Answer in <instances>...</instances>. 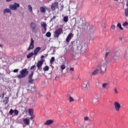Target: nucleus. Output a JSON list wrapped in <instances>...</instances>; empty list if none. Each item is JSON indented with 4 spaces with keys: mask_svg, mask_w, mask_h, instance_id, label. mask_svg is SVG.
Listing matches in <instances>:
<instances>
[{
    "mask_svg": "<svg viewBox=\"0 0 128 128\" xmlns=\"http://www.w3.org/2000/svg\"><path fill=\"white\" fill-rule=\"evenodd\" d=\"M28 69L24 68L20 71V74H18L17 76L18 78H24L28 74Z\"/></svg>",
    "mask_w": 128,
    "mask_h": 128,
    "instance_id": "f257e3e1",
    "label": "nucleus"
},
{
    "mask_svg": "<svg viewBox=\"0 0 128 128\" xmlns=\"http://www.w3.org/2000/svg\"><path fill=\"white\" fill-rule=\"evenodd\" d=\"M44 56H41V60H38L36 64V66L38 68V70H42V64H44V62H46L44 59Z\"/></svg>",
    "mask_w": 128,
    "mask_h": 128,
    "instance_id": "f03ea898",
    "label": "nucleus"
},
{
    "mask_svg": "<svg viewBox=\"0 0 128 128\" xmlns=\"http://www.w3.org/2000/svg\"><path fill=\"white\" fill-rule=\"evenodd\" d=\"M62 34V28H59L57 29L54 32V38H58Z\"/></svg>",
    "mask_w": 128,
    "mask_h": 128,
    "instance_id": "7ed1b4c3",
    "label": "nucleus"
},
{
    "mask_svg": "<svg viewBox=\"0 0 128 128\" xmlns=\"http://www.w3.org/2000/svg\"><path fill=\"white\" fill-rule=\"evenodd\" d=\"M98 68L100 72H104L106 70V63H102L101 65L98 66Z\"/></svg>",
    "mask_w": 128,
    "mask_h": 128,
    "instance_id": "20e7f679",
    "label": "nucleus"
},
{
    "mask_svg": "<svg viewBox=\"0 0 128 128\" xmlns=\"http://www.w3.org/2000/svg\"><path fill=\"white\" fill-rule=\"evenodd\" d=\"M9 8L12 10H16L18 8H20V4L15 2L14 4H10Z\"/></svg>",
    "mask_w": 128,
    "mask_h": 128,
    "instance_id": "39448f33",
    "label": "nucleus"
},
{
    "mask_svg": "<svg viewBox=\"0 0 128 128\" xmlns=\"http://www.w3.org/2000/svg\"><path fill=\"white\" fill-rule=\"evenodd\" d=\"M82 88L85 90H88V88H90V82L86 81L84 82L82 86Z\"/></svg>",
    "mask_w": 128,
    "mask_h": 128,
    "instance_id": "423d86ee",
    "label": "nucleus"
},
{
    "mask_svg": "<svg viewBox=\"0 0 128 128\" xmlns=\"http://www.w3.org/2000/svg\"><path fill=\"white\" fill-rule=\"evenodd\" d=\"M56 8H58V2H54L51 5V10L52 12H54Z\"/></svg>",
    "mask_w": 128,
    "mask_h": 128,
    "instance_id": "0eeeda50",
    "label": "nucleus"
},
{
    "mask_svg": "<svg viewBox=\"0 0 128 128\" xmlns=\"http://www.w3.org/2000/svg\"><path fill=\"white\" fill-rule=\"evenodd\" d=\"M114 106L116 112H119L120 110L121 106L118 102H114Z\"/></svg>",
    "mask_w": 128,
    "mask_h": 128,
    "instance_id": "6e6552de",
    "label": "nucleus"
},
{
    "mask_svg": "<svg viewBox=\"0 0 128 128\" xmlns=\"http://www.w3.org/2000/svg\"><path fill=\"white\" fill-rule=\"evenodd\" d=\"M33 32H36V22H32L30 25Z\"/></svg>",
    "mask_w": 128,
    "mask_h": 128,
    "instance_id": "1a4fd4ad",
    "label": "nucleus"
},
{
    "mask_svg": "<svg viewBox=\"0 0 128 128\" xmlns=\"http://www.w3.org/2000/svg\"><path fill=\"white\" fill-rule=\"evenodd\" d=\"M34 40L32 38H31V42L27 50H33V48H34Z\"/></svg>",
    "mask_w": 128,
    "mask_h": 128,
    "instance_id": "9d476101",
    "label": "nucleus"
},
{
    "mask_svg": "<svg viewBox=\"0 0 128 128\" xmlns=\"http://www.w3.org/2000/svg\"><path fill=\"white\" fill-rule=\"evenodd\" d=\"M32 76H34V72H32L28 76V83L32 84L34 82V79H32Z\"/></svg>",
    "mask_w": 128,
    "mask_h": 128,
    "instance_id": "9b49d317",
    "label": "nucleus"
},
{
    "mask_svg": "<svg viewBox=\"0 0 128 128\" xmlns=\"http://www.w3.org/2000/svg\"><path fill=\"white\" fill-rule=\"evenodd\" d=\"M54 122V121L52 120H47L44 123V126H50V124H52Z\"/></svg>",
    "mask_w": 128,
    "mask_h": 128,
    "instance_id": "f8f14e48",
    "label": "nucleus"
},
{
    "mask_svg": "<svg viewBox=\"0 0 128 128\" xmlns=\"http://www.w3.org/2000/svg\"><path fill=\"white\" fill-rule=\"evenodd\" d=\"M72 36H74V34L72 33H70L66 38V42H70V40L72 38Z\"/></svg>",
    "mask_w": 128,
    "mask_h": 128,
    "instance_id": "ddd939ff",
    "label": "nucleus"
},
{
    "mask_svg": "<svg viewBox=\"0 0 128 128\" xmlns=\"http://www.w3.org/2000/svg\"><path fill=\"white\" fill-rule=\"evenodd\" d=\"M30 118H26L23 119V122L24 124H26L27 126H30Z\"/></svg>",
    "mask_w": 128,
    "mask_h": 128,
    "instance_id": "4468645a",
    "label": "nucleus"
},
{
    "mask_svg": "<svg viewBox=\"0 0 128 128\" xmlns=\"http://www.w3.org/2000/svg\"><path fill=\"white\" fill-rule=\"evenodd\" d=\"M40 50H42V48L40 46L36 48L34 50V54H35V56H38V52Z\"/></svg>",
    "mask_w": 128,
    "mask_h": 128,
    "instance_id": "2eb2a0df",
    "label": "nucleus"
},
{
    "mask_svg": "<svg viewBox=\"0 0 128 128\" xmlns=\"http://www.w3.org/2000/svg\"><path fill=\"white\" fill-rule=\"evenodd\" d=\"M92 102L95 106L98 104V98H94L92 100Z\"/></svg>",
    "mask_w": 128,
    "mask_h": 128,
    "instance_id": "dca6fc26",
    "label": "nucleus"
},
{
    "mask_svg": "<svg viewBox=\"0 0 128 128\" xmlns=\"http://www.w3.org/2000/svg\"><path fill=\"white\" fill-rule=\"evenodd\" d=\"M108 82L103 83L102 84V88H103V90H106V88L108 87Z\"/></svg>",
    "mask_w": 128,
    "mask_h": 128,
    "instance_id": "f3484780",
    "label": "nucleus"
},
{
    "mask_svg": "<svg viewBox=\"0 0 128 128\" xmlns=\"http://www.w3.org/2000/svg\"><path fill=\"white\" fill-rule=\"evenodd\" d=\"M41 26L44 28L45 31L46 30V22H41Z\"/></svg>",
    "mask_w": 128,
    "mask_h": 128,
    "instance_id": "a211bd4d",
    "label": "nucleus"
},
{
    "mask_svg": "<svg viewBox=\"0 0 128 128\" xmlns=\"http://www.w3.org/2000/svg\"><path fill=\"white\" fill-rule=\"evenodd\" d=\"M8 97H5L3 100V102H5V104H8Z\"/></svg>",
    "mask_w": 128,
    "mask_h": 128,
    "instance_id": "6ab92c4d",
    "label": "nucleus"
},
{
    "mask_svg": "<svg viewBox=\"0 0 128 128\" xmlns=\"http://www.w3.org/2000/svg\"><path fill=\"white\" fill-rule=\"evenodd\" d=\"M34 53L33 52H31L29 53L26 56L27 58H32V56H34Z\"/></svg>",
    "mask_w": 128,
    "mask_h": 128,
    "instance_id": "aec40b11",
    "label": "nucleus"
},
{
    "mask_svg": "<svg viewBox=\"0 0 128 128\" xmlns=\"http://www.w3.org/2000/svg\"><path fill=\"white\" fill-rule=\"evenodd\" d=\"M6 12H8V14H12V11L8 8L4 9V14H6Z\"/></svg>",
    "mask_w": 128,
    "mask_h": 128,
    "instance_id": "412c9836",
    "label": "nucleus"
},
{
    "mask_svg": "<svg viewBox=\"0 0 128 128\" xmlns=\"http://www.w3.org/2000/svg\"><path fill=\"white\" fill-rule=\"evenodd\" d=\"M40 12L42 13L46 14V8L44 6L40 7Z\"/></svg>",
    "mask_w": 128,
    "mask_h": 128,
    "instance_id": "4be33fe9",
    "label": "nucleus"
},
{
    "mask_svg": "<svg viewBox=\"0 0 128 128\" xmlns=\"http://www.w3.org/2000/svg\"><path fill=\"white\" fill-rule=\"evenodd\" d=\"M98 69H96L95 70H94L92 72V76H96V74H98Z\"/></svg>",
    "mask_w": 128,
    "mask_h": 128,
    "instance_id": "5701e85b",
    "label": "nucleus"
},
{
    "mask_svg": "<svg viewBox=\"0 0 128 128\" xmlns=\"http://www.w3.org/2000/svg\"><path fill=\"white\" fill-rule=\"evenodd\" d=\"M28 10H29V12H32V6H30V4L28 5Z\"/></svg>",
    "mask_w": 128,
    "mask_h": 128,
    "instance_id": "b1692460",
    "label": "nucleus"
},
{
    "mask_svg": "<svg viewBox=\"0 0 128 128\" xmlns=\"http://www.w3.org/2000/svg\"><path fill=\"white\" fill-rule=\"evenodd\" d=\"M28 114L30 116H32L34 114V110L32 108L29 109Z\"/></svg>",
    "mask_w": 128,
    "mask_h": 128,
    "instance_id": "393cba45",
    "label": "nucleus"
},
{
    "mask_svg": "<svg viewBox=\"0 0 128 128\" xmlns=\"http://www.w3.org/2000/svg\"><path fill=\"white\" fill-rule=\"evenodd\" d=\"M63 20L64 22H68V17L66 16H64L63 18Z\"/></svg>",
    "mask_w": 128,
    "mask_h": 128,
    "instance_id": "a878e982",
    "label": "nucleus"
},
{
    "mask_svg": "<svg viewBox=\"0 0 128 128\" xmlns=\"http://www.w3.org/2000/svg\"><path fill=\"white\" fill-rule=\"evenodd\" d=\"M48 70H50V67H48V66H45L43 68V70H44V72H48Z\"/></svg>",
    "mask_w": 128,
    "mask_h": 128,
    "instance_id": "bb28decb",
    "label": "nucleus"
},
{
    "mask_svg": "<svg viewBox=\"0 0 128 128\" xmlns=\"http://www.w3.org/2000/svg\"><path fill=\"white\" fill-rule=\"evenodd\" d=\"M117 26H118V28H119L121 30H124V28L122 27V24H120V23H118Z\"/></svg>",
    "mask_w": 128,
    "mask_h": 128,
    "instance_id": "cd10ccee",
    "label": "nucleus"
},
{
    "mask_svg": "<svg viewBox=\"0 0 128 128\" xmlns=\"http://www.w3.org/2000/svg\"><path fill=\"white\" fill-rule=\"evenodd\" d=\"M124 11H125V12H124V15L126 16H128V8H126L124 9Z\"/></svg>",
    "mask_w": 128,
    "mask_h": 128,
    "instance_id": "c85d7f7f",
    "label": "nucleus"
},
{
    "mask_svg": "<svg viewBox=\"0 0 128 128\" xmlns=\"http://www.w3.org/2000/svg\"><path fill=\"white\" fill-rule=\"evenodd\" d=\"M54 62V57H52L50 60V64H52Z\"/></svg>",
    "mask_w": 128,
    "mask_h": 128,
    "instance_id": "c756f323",
    "label": "nucleus"
},
{
    "mask_svg": "<svg viewBox=\"0 0 128 128\" xmlns=\"http://www.w3.org/2000/svg\"><path fill=\"white\" fill-rule=\"evenodd\" d=\"M78 128H83L84 126V124H82L80 123H79V124H78Z\"/></svg>",
    "mask_w": 128,
    "mask_h": 128,
    "instance_id": "7c9ffc66",
    "label": "nucleus"
},
{
    "mask_svg": "<svg viewBox=\"0 0 128 128\" xmlns=\"http://www.w3.org/2000/svg\"><path fill=\"white\" fill-rule=\"evenodd\" d=\"M51 36H52V34L50 33V32H48L46 34V36L47 38H50Z\"/></svg>",
    "mask_w": 128,
    "mask_h": 128,
    "instance_id": "2f4dec72",
    "label": "nucleus"
},
{
    "mask_svg": "<svg viewBox=\"0 0 128 128\" xmlns=\"http://www.w3.org/2000/svg\"><path fill=\"white\" fill-rule=\"evenodd\" d=\"M68 100H69L70 102H74V98H72V97L70 96Z\"/></svg>",
    "mask_w": 128,
    "mask_h": 128,
    "instance_id": "473e14b6",
    "label": "nucleus"
},
{
    "mask_svg": "<svg viewBox=\"0 0 128 128\" xmlns=\"http://www.w3.org/2000/svg\"><path fill=\"white\" fill-rule=\"evenodd\" d=\"M64 68H66V65L62 64L61 66V70H64Z\"/></svg>",
    "mask_w": 128,
    "mask_h": 128,
    "instance_id": "72a5a7b5",
    "label": "nucleus"
},
{
    "mask_svg": "<svg viewBox=\"0 0 128 128\" xmlns=\"http://www.w3.org/2000/svg\"><path fill=\"white\" fill-rule=\"evenodd\" d=\"M14 110H12V109H11L9 112V114H10V116H12V114H14Z\"/></svg>",
    "mask_w": 128,
    "mask_h": 128,
    "instance_id": "f704fd0d",
    "label": "nucleus"
},
{
    "mask_svg": "<svg viewBox=\"0 0 128 128\" xmlns=\"http://www.w3.org/2000/svg\"><path fill=\"white\" fill-rule=\"evenodd\" d=\"M14 114L16 116H18V111L16 110H14Z\"/></svg>",
    "mask_w": 128,
    "mask_h": 128,
    "instance_id": "c9c22d12",
    "label": "nucleus"
},
{
    "mask_svg": "<svg viewBox=\"0 0 128 128\" xmlns=\"http://www.w3.org/2000/svg\"><path fill=\"white\" fill-rule=\"evenodd\" d=\"M36 68V65H34L30 68V70H34Z\"/></svg>",
    "mask_w": 128,
    "mask_h": 128,
    "instance_id": "e433bc0d",
    "label": "nucleus"
},
{
    "mask_svg": "<svg viewBox=\"0 0 128 128\" xmlns=\"http://www.w3.org/2000/svg\"><path fill=\"white\" fill-rule=\"evenodd\" d=\"M0 98L2 99L4 98V93H2V94H0Z\"/></svg>",
    "mask_w": 128,
    "mask_h": 128,
    "instance_id": "4c0bfd02",
    "label": "nucleus"
},
{
    "mask_svg": "<svg viewBox=\"0 0 128 128\" xmlns=\"http://www.w3.org/2000/svg\"><path fill=\"white\" fill-rule=\"evenodd\" d=\"M128 26V22H125L123 24V26Z\"/></svg>",
    "mask_w": 128,
    "mask_h": 128,
    "instance_id": "58836bf2",
    "label": "nucleus"
},
{
    "mask_svg": "<svg viewBox=\"0 0 128 128\" xmlns=\"http://www.w3.org/2000/svg\"><path fill=\"white\" fill-rule=\"evenodd\" d=\"M84 120H85V121L90 120V118L88 116L84 117Z\"/></svg>",
    "mask_w": 128,
    "mask_h": 128,
    "instance_id": "ea45409f",
    "label": "nucleus"
},
{
    "mask_svg": "<svg viewBox=\"0 0 128 128\" xmlns=\"http://www.w3.org/2000/svg\"><path fill=\"white\" fill-rule=\"evenodd\" d=\"M111 28H112L113 30H114L115 28H116V26H115L114 25H112V26H111Z\"/></svg>",
    "mask_w": 128,
    "mask_h": 128,
    "instance_id": "a19ab883",
    "label": "nucleus"
},
{
    "mask_svg": "<svg viewBox=\"0 0 128 128\" xmlns=\"http://www.w3.org/2000/svg\"><path fill=\"white\" fill-rule=\"evenodd\" d=\"M114 92L115 94H118V89L116 88H114Z\"/></svg>",
    "mask_w": 128,
    "mask_h": 128,
    "instance_id": "79ce46f5",
    "label": "nucleus"
},
{
    "mask_svg": "<svg viewBox=\"0 0 128 128\" xmlns=\"http://www.w3.org/2000/svg\"><path fill=\"white\" fill-rule=\"evenodd\" d=\"M114 60H118V56H114Z\"/></svg>",
    "mask_w": 128,
    "mask_h": 128,
    "instance_id": "37998d69",
    "label": "nucleus"
},
{
    "mask_svg": "<svg viewBox=\"0 0 128 128\" xmlns=\"http://www.w3.org/2000/svg\"><path fill=\"white\" fill-rule=\"evenodd\" d=\"M13 72H18V69H14Z\"/></svg>",
    "mask_w": 128,
    "mask_h": 128,
    "instance_id": "c03bdc74",
    "label": "nucleus"
},
{
    "mask_svg": "<svg viewBox=\"0 0 128 128\" xmlns=\"http://www.w3.org/2000/svg\"><path fill=\"white\" fill-rule=\"evenodd\" d=\"M56 16H54L52 18H51V20H56Z\"/></svg>",
    "mask_w": 128,
    "mask_h": 128,
    "instance_id": "a18cd8bd",
    "label": "nucleus"
},
{
    "mask_svg": "<svg viewBox=\"0 0 128 128\" xmlns=\"http://www.w3.org/2000/svg\"><path fill=\"white\" fill-rule=\"evenodd\" d=\"M34 118V116H30V120H32L33 118Z\"/></svg>",
    "mask_w": 128,
    "mask_h": 128,
    "instance_id": "49530a36",
    "label": "nucleus"
},
{
    "mask_svg": "<svg viewBox=\"0 0 128 128\" xmlns=\"http://www.w3.org/2000/svg\"><path fill=\"white\" fill-rule=\"evenodd\" d=\"M71 50L72 52H74V48H71Z\"/></svg>",
    "mask_w": 128,
    "mask_h": 128,
    "instance_id": "de8ad7c7",
    "label": "nucleus"
},
{
    "mask_svg": "<svg viewBox=\"0 0 128 128\" xmlns=\"http://www.w3.org/2000/svg\"><path fill=\"white\" fill-rule=\"evenodd\" d=\"M70 70H71L72 72H74V68H70Z\"/></svg>",
    "mask_w": 128,
    "mask_h": 128,
    "instance_id": "09e8293b",
    "label": "nucleus"
},
{
    "mask_svg": "<svg viewBox=\"0 0 128 128\" xmlns=\"http://www.w3.org/2000/svg\"><path fill=\"white\" fill-rule=\"evenodd\" d=\"M126 6L128 8V0L126 1Z\"/></svg>",
    "mask_w": 128,
    "mask_h": 128,
    "instance_id": "8fccbe9b",
    "label": "nucleus"
},
{
    "mask_svg": "<svg viewBox=\"0 0 128 128\" xmlns=\"http://www.w3.org/2000/svg\"><path fill=\"white\" fill-rule=\"evenodd\" d=\"M108 52H106V56H108Z\"/></svg>",
    "mask_w": 128,
    "mask_h": 128,
    "instance_id": "3c124183",
    "label": "nucleus"
},
{
    "mask_svg": "<svg viewBox=\"0 0 128 128\" xmlns=\"http://www.w3.org/2000/svg\"><path fill=\"white\" fill-rule=\"evenodd\" d=\"M12 0H6V2H12Z\"/></svg>",
    "mask_w": 128,
    "mask_h": 128,
    "instance_id": "603ef678",
    "label": "nucleus"
},
{
    "mask_svg": "<svg viewBox=\"0 0 128 128\" xmlns=\"http://www.w3.org/2000/svg\"><path fill=\"white\" fill-rule=\"evenodd\" d=\"M83 48H84V46H81V47H80V50H82H82Z\"/></svg>",
    "mask_w": 128,
    "mask_h": 128,
    "instance_id": "864d4df0",
    "label": "nucleus"
},
{
    "mask_svg": "<svg viewBox=\"0 0 128 128\" xmlns=\"http://www.w3.org/2000/svg\"><path fill=\"white\" fill-rule=\"evenodd\" d=\"M0 48H2V44H0Z\"/></svg>",
    "mask_w": 128,
    "mask_h": 128,
    "instance_id": "5fc2aeb1",
    "label": "nucleus"
},
{
    "mask_svg": "<svg viewBox=\"0 0 128 128\" xmlns=\"http://www.w3.org/2000/svg\"><path fill=\"white\" fill-rule=\"evenodd\" d=\"M48 55H46V56H45V58H46V56H47Z\"/></svg>",
    "mask_w": 128,
    "mask_h": 128,
    "instance_id": "6e6d98bb",
    "label": "nucleus"
},
{
    "mask_svg": "<svg viewBox=\"0 0 128 128\" xmlns=\"http://www.w3.org/2000/svg\"><path fill=\"white\" fill-rule=\"evenodd\" d=\"M104 28H106V26H104Z\"/></svg>",
    "mask_w": 128,
    "mask_h": 128,
    "instance_id": "4d7b16f0",
    "label": "nucleus"
}]
</instances>
